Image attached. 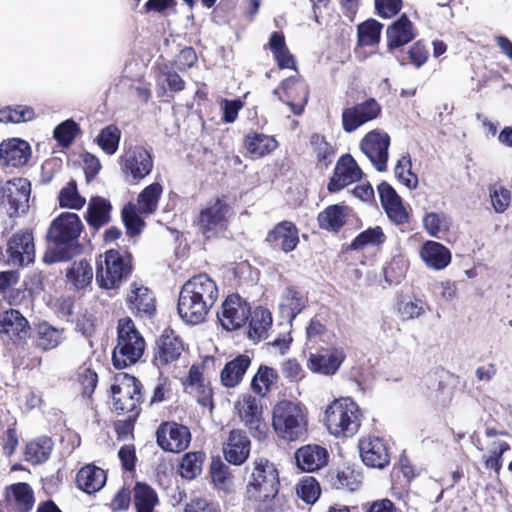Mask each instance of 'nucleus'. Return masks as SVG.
I'll list each match as a JSON object with an SVG mask.
<instances>
[{
    "label": "nucleus",
    "instance_id": "3",
    "mask_svg": "<svg viewBox=\"0 0 512 512\" xmlns=\"http://www.w3.org/2000/svg\"><path fill=\"white\" fill-rule=\"evenodd\" d=\"M82 230V221L76 213L64 212L56 217L48 229L47 238L51 246L44 261L55 263L71 259L76 252Z\"/></svg>",
    "mask_w": 512,
    "mask_h": 512
},
{
    "label": "nucleus",
    "instance_id": "6",
    "mask_svg": "<svg viewBox=\"0 0 512 512\" xmlns=\"http://www.w3.org/2000/svg\"><path fill=\"white\" fill-rule=\"evenodd\" d=\"M117 345L112 353L113 365L126 368L137 363L145 349V341L130 318H122L117 325Z\"/></svg>",
    "mask_w": 512,
    "mask_h": 512
},
{
    "label": "nucleus",
    "instance_id": "40",
    "mask_svg": "<svg viewBox=\"0 0 512 512\" xmlns=\"http://www.w3.org/2000/svg\"><path fill=\"white\" fill-rule=\"evenodd\" d=\"M245 147L254 158H260L277 147L276 140L262 133L249 134L245 138Z\"/></svg>",
    "mask_w": 512,
    "mask_h": 512
},
{
    "label": "nucleus",
    "instance_id": "17",
    "mask_svg": "<svg viewBox=\"0 0 512 512\" xmlns=\"http://www.w3.org/2000/svg\"><path fill=\"white\" fill-rule=\"evenodd\" d=\"M381 112L378 102L370 98L342 112V125L345 132L351 133L366 122L376 119Z\"/></svg>",
    "mask_w": 512,
    "mask_h": 512
},
{
    "label": "nucleus",
    "instance_id": "28",
    "mask_svg": "<svg viewBox=\"0 0 512 512\" xmlns=\"http://www.w3.org/2000/svg\"><path fill=\"white\" fill-rule=\"evenodd\" d=\"M183 351L180 338L171 329H166L157 341L155 362L166 365L177 360Z\"/></svg>",
    "mask_w": 512,
    "mask_h": 512
},
{
    "label": "nucleus",
    "instance_id": "34",
    "mask_svg": "<svg viewBox=\"0 0 512 512\" xmlns=\"http://www.w3.org/2000/svg\"><path fill=\"white\" fill-rule=\"evenodd\" d=\"M1 332L8 334L14 340L23 339L28 335L29 324L25 317L15 309H10L0 314Z\"/></svg>",
    "mask_w": 512,
    "mask_h": 512
},
{
    "label": "nucleus",
    "instance_id": "2",
    "mask_svg": "<svg viewBox=\"0 0 512 512\" xmlns=\"http://www.w3.org/2000/svg\"><path fill=\"white\" fill-rule=\"evenodd\" d=\"M218 298V288L207 274H198L181 288L177 310L181 319L190 325L202 323Z\"/></svg>",
    "mask_w": 512,
    "mask_h": 512
},
{
    "label": "nucleus",
    "instance_id": "46",
    "mask_svg": "<svg viewBox=\"0 0 512 512\" xmlns=\"http://www.w3.org/2000/svg\"><path fill=\"white\" fill-rule=\"evenodd\" d=\"M386 236L381 227L376 226L362 231L350 244L352 250H362L366 247L382 245Z\"/></svg>",
    "mask_w": 512,
    "mask_h": 512
},
{
    "label": "nucleus",
    "instance_id": "41",
    "mask_svg": "<svg viewBox=\"0 0 512 512\" xmlns=\"http://www.w3.org/2000/svg\"><path fill=\"white\" fill-rule=\"evenodd\" d=\"M53 442L49 437H41L31 441L25 448V460L33 465L46 462L51 454Z\"/></svg>",
    "mask_w": 512,
    "mask_h": 512
},
{
    "label": "nucleus",
    "instance_id": "23",
    "mask_svg": "<svg viewBox=\"0 0 512 512\" xmlns=\"http://www.w3.org/2000/svg\"><path fill=\"white\" fill-rule=\"evenodd\" d=\"M378 193L382 207L392 222L396 224L408 222L409 216L402 204L401 197L390 184L382 182L378 186Z\"/></svg>",
    "mask_w": 512,
    "mask_h": 512
},
{
    "label": "nucleus",
    "instance_id": "26",
    "mask_svg": "<svg viewBox=\"0 0 512 512\" xmlns=\"http://www.w3.org/2000/svg\"><path fill=\"white\" fill-rule=\"evenodd\" d=\"M298 229L291 221L278 223L267 235L266 241L272 246L288 253L293 251L299 243Z\"/></svg>",
    "mask_w": 512,
    "mask_h": 512
},
{
    "label": "nucleus",
    "instance_id": "58",
    "mask_svg": "<svg viewBox=\"0 0 512 512\" xmlns=\"http://www.w3.org/2000/svg\"><path fill=\"white\" fill-rule=\"evenodd\" d=\"M296 493L306 503L313 504L320 496V486L313 477H307L297 485Z\"/></svg>",
    "mask_w": 512,
    "mask_h": 512
},
{
    "label": "nucleus",
    "instance_id": "43",
    "mask_svg": "<svg viewBox=\"0 0 512 512\" xmlns=\"http://www.w3.org/2000/svg\"><path fill=\"white\" fill-rule=\"evenodd\" d=\"M62 331L49 325L47 322L36 326V345L46 351L56 348L62 342Z\"/></svg>",
    "mask_w": 512,
    "mask_h": 512
},
{
    "label": "nucleus",
    "instance_id": "55",
    "mask_svg": "<svg viewBox=\"0 0 512 512\" xmlns=\"http://www.w3.org/2000/svg\"><path fill=\"white\" fill-rule=\"evenodd\" d=\"M428 306L421 299L402 300L397 305L398 313L403 321L419 318L425 314Z\"/></svg>",
    "mask_w": 512,
    "mask_h": 512
},
{
    "label": "nucleus",
    "instance_id": "11",
    "mask_svg": "<svg viewBox=\"0 0 512 512\" xmlns=\"http://www.w3.org/2000/svg\"><path fill=\"white\" fill-rule=\"evenodd\" d=\"M156 442L166 452L180 453L188 448L191 432L187 426L177 422H162L156 430Z\"/></svg>",
    "mask_w": 512,
    "mask_h": 512
},
{
    "label": "nucleus",
    "instance_id": "8",
    "mask_svg": "<svg viewBox=\"0 0 512 512\" xmlns=\"http://www.w3.org/2000/svg\"><path fill=\"white\" fill-rule=\"evenodd\" d=\"M31 183L26 178L4 180L0 176V212L9 217L25 214L29 209Z\"/></svg>",
    "mask_w": 512,
    "mask_h": 512
},
{
    "label": "nucleus",
    "instance_id": "62",
    "mask_svg": "<svg viewBox=\"0 0 512 512\" xmlns=\"http://www.w3.org/2000/svg\"><path fill=\"white\" fill-rule=\"evenodd\" d=\"M306 335L308 342L317 343L318 340L325 341L328 331L318 319H312L306 328Z\"/></svg>",
    "mask_w": 512,
    "mask_h": 512
},
{
    "label": "nucleus",
    "instance_id": "50",
    "mask_svg": "<svg viewBox=\"0 0 512 512\" xmlns=\"http://www.w3.org/2000/svg\"><path fill=\"white\" fill-rule=\"evenodd\" d=\"M423 226L432 237H437L440 232L448 231L451 226V218L446 213H427L423 218Z\"/></svg>",
    "mask_w": 512,
    "mask_h": 512
},
{
    "label": "nucleus",
    "instance_id": "4",
    "mask_svg": "<svg viewBox=\"0 0 512 512\" xmlns=\"http://www.w3.org/2000/svg\"><path fill=\"white\" fill-rule=\"evenodd\" d=\"M362 414L357 403L349 397L334 400L325 410L324 423L335 437L354 436L361 425Z\"/></svg>",
    "mask_w": 512,
    "mask_h": 512
},
{
    "label": "nucleus",
    "instance_id": "49",
    "mask_svg": "<svg viewBox=\"0 0 512 512\" xmlns=\"http://www.w3.org/2000/svg\"><path fill=\"white\" fill-rule=\"evenodd\" d=\"M58 199L62 208L69 209L79 210L86 203L85 198L79 194L77 183L74 180L69 181L67 185L61 189Z\"/></svg>",
    "mask_w": 512,
    "mask_h": 512
},
{
    "label": "nucleus",
    "instance_id": "63",
    "mask_svg": "<svg viewBox=\"0 0 512 512\" xmlns=\"http://www.w3.org/2000/svg\"><path fill=\"white\" fill-rule=\"evenodd\" d=\"M243 107V103L239 99L222 101L221 109L223 111V121L225 123H233L238 116L240 109Z\"/></svg>",
    "mask_w": 512,
    "mask_h": 512
},
{
    "label": "nucleus",
    "instance_id": "18",
    "mask_svg": "<svg viewBox=\"0 0 512 512\" xmlns=\"http://www.w3.org/2000/svg\"><path fill=\"white\" fill-rule=\"evenodd\" d=\"M362 170L355 159L347 154L340 157L336 163L333 176L328 183L329 192H338L346 186L362 178Z\"/></svg>",
    "mask_w": 512,
    "mask_h": 512
},
{
    "label": "nucleus",
    "instance_id": "14",
    "mask_svg": "<svg viewBox=\"0 0 512 512\" xmlns=\"http://www.w3.org/2000/svg\"><path fill=\"white\" fill-rule=\"evenodd\" d=\"M235 409L244 425L254 437L261 438L266 431L263 421L261 400L250 394L242 395L235 403Z\"/></svg>",
    "mask_w": 512,
    "mask_h": 512
},
{
    "label": "nucleus",
    "instance_id": "57",
    "mask_svg": "<svg viewBox=\"0 0 512 512\" xmlns=\"http://www.w3.org/2000/svg\"><path fill=\"white\" fill-rule=\"evenodd\" d=\"M489 190V196L491 198V204L493 206V209L496 213H503L505 212L511 202V194L508 189L505 187L498 185V184H492L488 188Z\"/></svg>",
    "mask_w": 512,
    "mask_h": 512
},
{
    "label": "nucleus",
    "instance_id": "60",
    "mask_svg": "<svg viewBox=\"0 0 512 512\" xmlns=\"http://www.w3.org/2000/svg\"><path fill=\"white\" fill-rule=\"evenodd\" d=\"M428 56L429 50L422 41L416 42L407 52V58L416 68L423 66Z\"/></svg>",
    "mask_w": 512,
    "mask_h": 512
},
{
    "label": "nucleus",
    "instance_id": "45",
    "mask_svg": "<svg viewBox=\"0 0 512 512\" xmlns=\"http://www.w3.org/2000/svg\"><path fill=\"white\" fill-rule=\"evenodd\" d=\"M205 459L203 452H188L186 453L179 465V474L182 478L192 480L200 475L202 465Z\"/></svg>",
    "mask_w": 512,
    "mask_h": 512
},
{
    "label": "nucleus",
    "instance_id": "27",
    "mask_svg": "<svg viewBox=\"0 0 512 512\" xmlns=\"http://www.w3.org/2000/svg\"><path fill=\"white\" fill-rule=\"evenodd\" d=\"M5 501L12 512H30L34 506V492L27 483H15L6 488Z\"/></svg>",
    "mask_w": 512,
    "mask_h": 512
},
{
    "label": "nucleus",
    "instance_id": "1",
    "mask_svg": "<svg viewBox=\"0 0 512 512\" xmlns=\"http://www.w3.org/2000/svg\"><path fill=\"white\" fill-rule=\"evenodd\" d=\"M245 500L257 512H282L278 495L280 480L275 464L256 458L247 467Z\"/></svg>",
    "mask_w": 512,
    "mask_h": 512
},
{
    "label": "nucleus",
    "instance_id": "29",
    "mask_svg": "<svg viewBox=\"0 0 512 512\" xmlns=\"http://www.w3.org/2000/svg\"><path fill=\"white\" fill-rule=\"evenodd\" d=\"M387 48L389 52L400 48L415 38L412 22L403 14L387 29Z\"/></svg>",
    "mask_w": 512,
    "mask_h": 512
},
{
    "label": "nucleus",
    "instance_id": "47",
    "mask_svg": "<svg viewBox=\"0 0 512 512\" xmlns=\"http://www.w3.org/2000/svg\"><path fill=\"white\" fill-rule=\"evenodd\" d=\"M162 191V186L159 183H152L145 187L138 196L140 212L145 214L154 213L157 210Z\"/></svg>",
    "mask_w": 512,
    "mask_h": 512
},
{
    "label": "nucleus",
    "instance_id": "38",
    "mask_svg": "<svg viewBox=\"0 0 512 512\" xmlns=\"http://www.w3.org/2000/svg\"><path fill=\"white\" fill-rule=\"evenodd\" d=\"M306 298L292 287H287L282 295L280 309L285 318L292 321L305 308Z\"/></svg>",
    "mask_w": 512,
    "mask_h": 512
},
{
    "label": "nucleus",
    "instance_id": "33",
    "mask_svg": "<svg viewBox=\"0 0 512 512\" xmlns=\"http://www.w3.org/2000/svg\"><path fill=\"white\" fill-rule=\"evenodd\" d=\"M250 365L251 358L246 354L238 355L233 360L227 362L220 373L222 385L227 388L238 386Z\"/></svg>",
    "mask_w": 512,
    "mask_h": 512
},
{
    "label": "nucleus",
    "instance_id": "16",
    "mask_svg": "<svg viewBox=\"0 0 512 512\" xmlns=\"http://www.w3.org/2000/svg\"><path fill=\"white\" fill-rule=\"evenodd\" d=\"M251 314L250 307L238 294L227 296L221 305L217 317L222 327L227 331L240 328Z\"/></svg>",
    "mask_w": 512,
    "mask_h": 512
},
{
    "label": "nucleus",
    "instance_id": "13",
    "mask_svg": "<svg viewBox=\"0 0 512 512\" xmlns=\"http://www.w3.org/2000/svg\"><path fill=\"white\" fill-rule=\"evenodd\" d=\"M390 136L380 130L367 133L360 142V149L379 172L386 171L389 158Z\"/></svg>",
    "mask_w": 512,
    "mask_h": 512
},
{
    "label": "nucleus",
    "instance_id": "64",
    "mask_svg": "<svg viewBox=\"0 0 512 512\" xmlns=\"http://www.w3.org/2000/svg\"><path fill=\"white\" fill-rule=\"evenodd\" d=\"M184 512H219L217 507L203 498L192 499L186 504Z\"/></svg>",
    "mask_w": 512,
    "mask_h": 512
},
{
    "label": "nucleus",
    "instance_id": "5",
    "mask_svg": "<svg viewBox=\"0 0 512 512\" xmlns=\"http://www.w3.org/2000/svg\"><path fill=\"white\" fill-rule=\"evenodd\" d=\"M307 425V414L300 404L283 400L275 405L272 426L280 438L287 441L301 440L307 434Z\"/></svg>",
    "mask_w": 512,
    "mask_h": 512
},
{
    "label": "nucleus",
    "instance_id": "51",
    "mask_svg": "<svg viewBox=\"0 0 512 512\" xmlns=\"http://www.w3.org/2000/svg\"><path fill=\"white\" fill-rule=\"evenodd\" d=\"M34 117V109L24 105L9 106L0 109V122L3 123L27 122L33 120Z\"/></svg>",
    "mask_w": 512,
    "mask_h": 512
},
{
    "label": "nucleus",
    "instance_id": "9",
    "mask_svg": "<svg viewBox=\"0 0 512 512\" xmlns=\"http://www.w3.org/2000/svg\"><path fill=\"white\" fill-rule=\"evenodd\" d=\"M117 381L111 387L114 410L118 414L131 413L129 419H135L142 400V385L137 378L127 374Z\"/></svg>",
    "mask_w": 512,
    "mask_h": 512
},
{
    "label": "nucleus",
    "instance_id": "24",
    "mask_svg": "<svg viewBox=\"0 0 512 512\" xmlns=\"http://www.w3.org/2000/svg\"><path fill=\"white\" fill-rule=\"evenodd\" d=\"M129 309L141 318H151L156 311L155 297L151 290L133 283L127 295Z\"/></svg>",
    "mask_w": 512,
    "mask_h": 512
},
{
    "label": "nucleus",
    "instance_id": "48",
    "mask_svg": "<svg viewBox=\"0 0 512 512\" xmlns=\"http://www.w3.org/2000/svg\"><path fill=\"white\" fill-rule=\"evenodd\" d=\"M121 138V131L116 125L104 127L96 138L99 147L108 155L116 153Z\"/></svg>",
    "mask_w": 512,
    "mask_h": 512
},
{
    "label": "nucleus",
    "instance_id": "25",
    "mask_svg": "<svg viewBox=\"0 0 512 512\" xmlns=\"http://www.w3.org/2000/svg\"><path fill=\"white\" fill-rule=\"evenodd\" d=\"M31 157L29 144L21 139L13 138L0 145V164L5 167H20Z\"/></svg>",
    "mask_w": 512,
    "mask_h": 512
},
{
    "label": "nucleus",
    "instance_id": "32",
    "mask_svg": "<svg viewBox=\"0 0 512 512\" xmlns=\"http://www.w3.org/2000/svg\"><path fill=\"white\" fill-rule=\"evenodd\" d=\"M295 460L302 471L312 472L326 464L327 451L319 445H307L296 451Z\"/></svg>",
    "mask_w": 512,
    "mask_h": 512
},
{
    "label": "nucleus",
    "instance_id": "56",
    "mask_svg": "<svg viewBox=\"0 0 512 512\" xmlns=\"http://www.w3.org/2000/svg\"><path fill=\"white\" fill-rule=\"evenodd\" d=\"M122 220L127 234L131 237L141 233L145 223L136 211L135 205L129 203L122 210Z\"/></svg>",
    "mask_w": 512,
    "mask_h": 512
},
{
    "label": "nucleus",
    "instance_id": "39",
    "mask_svg": "<svg viewBox=\"0 0 512 512\" xmlns=\"http://www.w3.org/2000/svg\"><path fill=\"white\" fill-rule=\"evenodd\" d=\"M249 338L259 340L267 337V331L272 325L271 312L263 307H257L250 314Z\"/></svg>",
    "mask_w": 512,
    "mask_h": 512
},
{
    "label": "nucleus",
    "instance_id": "37",
    "mask_svg": "<svg viewBox=\"0 0 512 512\" xmlns=\"http://www.w3.org/2000/svg\"><path fill=\"white\" fill-rule=\"evenodd\" d=\"M66 277L68 283H70L75 289H85L92 283L93 268L86 260L73 262V264L67 269Z\"/></svg>",
    "mask_w": 512,
    "mask_h": 512
},
{
    "label": "nucleus",
    "instance_id": "21",
    "mask_svg": "<svg viewBox=\"0 0 512 512\" xmlns=\"http://www.w3.org/2000/svg\"><path fill=\"white\" fill-rule=\"evenodd\" d=\"M284 96L279 100L286 103L295 115H301L307 104L309 90L307 84L299 77H289L282 81Z\"/></svg>",
    "mask_w": 512,
    "mask_h": 512
},
{
    "label": "nucleus",
    "instance_id": "12",
    "mask_svg": "<svg viewBox=\"0 0 512 512\" xmlns=\"http://www.w3.org/2000/svg\"><path fill=\"white\" fill-rule=\"evenodd\" d=\"M6 263L13 267H23L34 262V237L28 229L20 230L12 235L7 242Z\"/></svg>",
    "mask_w": 512,
    "mask_h": 512
},
{
    "label": "nucleus",
    "instance_id": "61",
    "mask_svg": "<svg viewBox=\"0 0 512 512\" xmlns=\"http://www.w3.org/2000/svg\"><path fill=\"white\" fill-rule=\"evenodd\" d=\"M402 7V0H375V8L382 18H391L398 14Z\"/></svg>",
    "mask_w": 512,
    "mask_h": 512
},
{
    "label": "nucleus",
    "instance_id": "15",
    "mask_svg": "<svg viewBox=\"0 0 512 512\" xmlns=\"http://www.w3.org/2000/svg\"><path fill=\"white\" fill-rule=\"evenodd\" d=\"M121 168L126 178L140 181L153 169L151 154L142 146L129 148L120 158Z\"/></svg>",
    "mask_w": 512,
    "mask_h": 512
},
{
    "label": "nucleus",
    "instance_id": "10",
    "mask_svg": "<svg viewBox=\"0 0 512 512\" xmlns=\"http://www.w3.org/2000/svg\"><path fill=\"white\" fill-rule=\"evenodd\" d=\"M230 206L220 198L212 199L201 209L198 217V227L207 238L223 232L231 216Z\"/></svg>",
    "mask_w": 512,
    "mask_h": 512
},
{
    "label": "nucleus",
    "instance_id": "42",
    "mask_svg": "<svg viewBox=\"0 0 512 512\" xmlns=\"http://www.w3.org/2000/svg\"><path fill=\"white\" fill-rule=\"evenodd\" d=\"M346 222L345 208L340 205H331L318 215L320 228L337 232Z\"/></svg>",
    "mask_w": 512,
    "mask_h": 512
},
{
    "label": "nucleus",
    "instance_id": "30",
    "mask_svg": "<svg viewBox=\"0 0 512 512\" xmlns=\"http://www.w3.org/2000/svg\"><path fill=\"white\" fill-rule=\"evenodd\" d=\"M111 210L112 205L108 199L93 196L88 202L84 218L90 228L99 230L111 221Z\"/></svg>",
    "mask_w": 512,
    "mask_h": 512
},
{
    "label": "nucleus",
    "instance_id": "54",
    "mask_svg": "<svg viewBox=\"0 0 512 512\" xmlns=\"http://www.w3.org/2000/svg\"><path fill=\"white\" fill-rule=\"evenodd\" d=\"M79 131V125L74 120L68 119L55 127L53 136L60 146L68 147Z\"/></svg>",
    "mask_w": 512,
    "mask_h": 512
},
{
    "label": "nucleus",
    "instance_id": "44",
    "mask_svg": "<svg viewBox=\"0 0 512 512\" xmlns=\"http://www.w3.org/2000/svg\"><path fill=\"white\" fill-rule=\"evenodd\" d=\"M278 374L275 369L261 365L251 381V389L254 393L265 396L277 381Z\"/></svg>",
    "mask_w": 512,
    "mask_h": 512
},
{
    "label": "nucleus",
    "instance_id": "7",
    "mask_svg": "<svg viewBox=\"0 0 512 512\" xmlns=\"http://www.w3.org/2000/svg\"><path fill=\"white\" fill-rule=\"evenodd\" d=\"M131 272V256L111 249L105 253L103 260L98 261L96 281L102 288H116L130 276Z\"/></svg>",
    "mask_w": 512,
    "mask_h": 512
},
{
    "label": "nucleus",
    "instance_id": "53",
    "mask_svg": "<svg viewBox=\"0 0 512 512\" xmlns=\"http://www.w3.org/2000/svg\"><path fill=\"white\" fill-rule=\"evenodd\" d=\"M211 478L218 490L229 491L233 485L230 468L220 460L211 464Z\"/></svg>",
    "mask_w": 512,
    "mask_h": 512
},
{
    "label": "nucleus",
    "instance_id": "31",
    "mask_svg": "<svg viewBox=\"0 0 512 512\" xmlns=\"http://www.w3.org/2000/svg\"><path fill=\"white\" fill-rule=\"evenodd\" d=\"M421 259L427 267L442 270L451 262V252L443 244L436 241H426L420 250Z\"/></svg>",
    "mask_w": 512,
    "mask_h": 512
},
{
    "label": "nucleus",
    "instance_id": "59",
    "mask_svg": "<svg viewBox=\"0 0 512 512\" xmlns=\"http://www.w3.org/2000/svg\"><path fill=\"white\" fill-rule=\"evenodd\" d=\"M78 381L82 386V395L90 397L98 383V375L95 370L84 364L78 369Z\"/></svg>",
    "mask_w": 512,
    "mask_h": 512
},
{
    "label": "nucleus",
    "instance_id": "35",
    "mask_svg": "<svg viewBox=\"0 0 512 512\" xmlns=\"http://www.w3.org/2000/svg\"><path fill=\"white\" fill-rule=\"evenodd\" d=\"M78 487L88 494L99 491L106 483V473L95 465L82 467L76 476Z\"/></svg>",
    "mask_w": 512,
    "mask_h": 512
},
{
    "label": "nucleus",
    "instance_id": "20",
    "mask_svg": "<svg viewBox=\"0 0 512 512\" xmlns=\"http://www.w3.org/2000/svg\"><path fill=\"white\" fill-rule=\"evenodd\" d=\"M344 359L345 353L342 348H323L315 353H310L307 366L315 373L333 375Z\"/></svg>",
    "mask_w": 512,
    "mask_h": 512
},
{
    "label": "nucleus",
    "instance_id": "19",
    "mask_svg": "<svg viewBox=\"0 0 512 512\" xmlns=\"http://www.w3.org/2000/svg\"><path fill=\"white\" fill-rule=\"evenodd\" d=\"M358 447L361 459L366 466L383 469L390 463V454L383 439L365 437L360 439Z\"/></svg>",
    "mask_w": 512,
    "mask_h": 512
},
{
    "label": "nucleus",
    "instance_id": "52",
    "mask_svg": "<svg viewBox=\"0 0 512 512\" xmlns=\"http://www.w3.org/2000/svg\"><path fill=\"white\" fill-rule=\"evenodd\" d=\"M382 24L369 19L358 26V41L363 46H373L380 40Z\"/></svg>",
    "mask_w": 512,
    "mask_h": 512
},
{
    "label": "nucleus",
    "instance_id": "36",
    "mask_svg": "<svg viewBox=\"0 0 512 512\" xmlns=\"http://www.w3.org/2000/svg\"><path fill=\"white\" fill-rule=\"evenodd\" d=\"M159 499L156 491L146 483L137 482L133 489V505L136 512H154Z\"/></svg>",
    "mask_w": 512,
    "mask_h": 512
},
{
    "label": "nucleus",
    "instance_id": "22",
    "mask_svg": "<svg viewBox=\"0 0 512 512\" xmlns=\"http://www.w3.org/2000/svg\"><path fill=\"white\" fill-rule=\"evenodd\" d=\"M251 442L246 433L239 429L230 431L223 445V454L227 462L242 465L250 455Z\"/></svg>",
    "mask_w": 512,
    "mask_h": 512
}]
</instances>
